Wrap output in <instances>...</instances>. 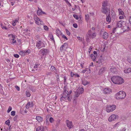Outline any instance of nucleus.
<instances>
[{"mask_svg":"<svg viewBox=\"0 0 131 131\" xmlns=\"http://www.w3.org/2000/svg\"><path fill=\"white\" fill-rule=\"evenodd\" d=\"M111 80L114 84H120L124 83V80L119 77H113L111 78Z\"/></svg>","mask_w":131,"mask_h":131,"instance_id":"nucleus-1","label":"nucleus"},{"mask_svg":"<svg viewBox=\"0 0 131 131\" xmlns=\"http://www.w3.org/2000/svg\"><path fill=\"white\" fill-rule=\"evenodd\" d=\"M126 96V93L124 92L121 91L117 93L116 97L117 100H119L125 98Z\"/></svg>","mask_w":131,"mask_h":131,"instance_id":"nucleus-2","label":"nucleus"},{"mask_svg":"<svg viewBox=\"0 0 131 131\" xmlns=\"http://www.w3.org/2000/svg\"><path fill=\"white\" fill-rule=\"evenodd\" d=\"M123 23L124 21H120L118 22L116 24V27L115 28H114L113 29L114 30H115L117 28H120L121 27L122 29H124L123 31H126V30H125L126 29L125 28H126V27L123 25Z\"/></svg>","mask_w":131,"mask_h":131,"instance_id":"nucleus-3","label":"nucleus"},{"mask_svg":"<svg viewBox=\"0 0 131 131\" xmlns=\"http://www.w3.org/2000/svg\"><path fill=\"white\" fill-rule=\"evenodd\" d=\"M116 106L115 105L109 106L107 107L106 110L108 112H110L114 111L116 108Z\"/></svg>","mask_w":131,"mask_h":131,"instance_id":"nucleus-4","label":"nucleus"},{"mask_svg":"<svg viewBox=\"0 0 131 131\" xmlns=\"http://www.w3.org/2000/svg\"><path fill=\"white\" fill-rule=\"evenodd\" d=\"M118 118V115L116 114H113L111 115L109 117L108 120L110 122L116 120Z\"/></svg>","mask_w":131,"mask_h":131,"instance_id":"nucleus-5","label":"nucleus"},{"mask_svg":"<svg viewBox=\"0 0 131 131\" xmlns=\"http://www.w3.org/2000/svg\"><path fill=\"white\" fill-rule=\"evenodd\" d=\"M36 47L40 49L41 48L45 46L44 43L40 40L37 42Z\"/></svg>","mask_w":131,"mask_h":131,"instance_id":"nucleus-6","label":"nucleus"},{"mask_svg":"<svg viewBox=\"0 0 131 131\" xmlns=\"http://www.w3.org/2000/svg\"><path fill=\"white\" fill-rule=\"evenodd\" d=\"M102 12L104 14H106L107 13H109L110 14V8H108L107 7H102Z\"/></svg>","mask_w":131,"mask_h":131,"instance_id":"nucleus-7","label":"nucleus"},{"mask_svg":"<svg viewBox=\"0 0 131 131\" xmlns=\"http://www.w3.org/2000/svg\"><path fill=\"white\" fill-rule=\"evenodd\" d=\"M66 122L67 123V126L69 129L72 128L73 127L72 123L71 121H70L67 119L66 120Z\"/></svg>","mask_w":131,"mask_h":131,"instance_id":"nucleus-8","label":"nucleus"},{"mask_svg":"<svg viewBox=\"0 0 131 131\" xmlns=\"http://www.w3.org/2000/svg\"><path fill=\"white\" fill-rule=\"evenodd\" d=\"M40 51L42 54L43 56L47 54L49 52L48 50L44 48L41 49Z\"/></svg>","mask_w":131,"mask_h":131,"instance_id":"nucleus-9","label":"nucleus"},{"mask_svg":"<svg viewBox=\"0 0 131 131\" xmlns=\"http://www.w3.org/2000/svg\"><path fill=\"white\" fill-rule=\"evenodd\" d=\"M104 93L105 94H109L112 92V90L111 89L107 88L104 89Z\"/></svg>","mask_w":131,"mask_h":131,"instance_id":"nucleus-10","label":"nucleus"},{"mask_svg":"<svg viewBox=\"0 0 131 131\" xmlns=\"http://www.w3.org/2000/svg\"><path fill=\"white\" fill-rule=\"evenodd\" d=\"M106 70V68L105 67L102 68L100 69L99 72V74L101 75L103 74Z\"/></svg>","mask_w":131,"mask_h":131,"instance_id":"nucleus-11","label":"nucleus"},{"mask_svg":"<svg viewBox=\"0 0 131 131\" xmlns=\"http://www.w3.org/2000/svg\"><path fill=\"white\" fill-rule=\"evenodd\" d=\"M34 105L32 102H29L27 104L26 108L27 109H28L29 107H32Z\"/></svg>","mask_w":131,"mask_h":131,"instance_id":"nucleus-12","label":"nucleus"},{"mask_svg":"<svg viewBox=\"0 0 131 131\" xmlns=\"http://www.w3.org/2000/svg\"><path fill=\"white\" fill-rule=\"evenodd\" d=\"M62 95V97L60 99V101H62L63 100H64V99L67 100V97L68 95L66 94H64L63 93V95Z\"/></svg>","mask_w":131,"mask_h":131,"instance_id":"nucleus-13","label":"nucleus"},{"mask_svg":"<svg viewBox=\"0 0 131 131\" xmlns=\"http://www.w3.org/2000/svg\"><path fill=\"white\" fill-rule=\"evenodd\" d=\"M8 35L9 37L11 36L12 37V39L13 40V43H14L16 42V40L14 39V38H15V37L14 35L12 34Z\"/></svg>","mask_w":131,"mask_h":131,"instance_id":"nucleus-14","label":"nucleus"},{"mask_svg":"<svg viewBox=\"0 0 131 131\" xmlns=\"http://www.w3.org/2000/svg\"><path fill=\"white\" fill-rule=\"evenodd\" d=\"M102 37L104 39H106L108 37V33L106 32H104L102 35Z\"/></svg>","mask_w":131,"mask_h":131,"instance_id":"nucleus-15","label":"nucleus"},{"mask_svg":"<svg viewBox=\"0 0 131 131\" xmlns=\"http://www.w3.org/2000/svg\"><path fill=\"white\" fill-rule=\"evenodd\" d=\"M106 20L109 23H110L111 22V17H110V14H109H109L107 15H106Z\"/></svg>","mask_w":131,"mask_h":131,"instance_id":"nucleus-16","label":"nucleus"},{"mask_svg":"<svg viewBox=\"0 0 131 131\" xmlns=\"http://www.w3.org/2000/svg\"><path fill=\"white\" fill-rule=\"evenodd\" d=\"M36 119L39 123L41 122L42 121V118L40 116H37L36 117Z\"/></svg>","mask_w":131,"mask_h":131,"instance_id":"nucleus-17","label":"nucleus"},{"mask_svg":"<svg viewBox=\"0 0 131 131\" xmlns=\"http://www.w3.org/2000/svg\"><path fill=\"white\" fill-rule=\"evenodd\" d=\"M108 2L107 1H104L102 3V7H107L108 6Z\"/></svg>","mask_w":131,"mask_h":131,"instance_id":"nucleus-18","label":"nucleus"},{"mask_svg":"<svg viewBox=\"0 0 131 131\" xmlns=\"http://www.w3.org/2000/svg\"><path fill=\"white\" fill-rule=\"evenodd\" d=\"M34 20L36 23L38 25H39L40 24H42V23H41V22L40 23L39 21H38V20H39V18L38 17L34 18Z\"/></svg>","mask_w":131,"mask_h":131,"instance_id":"nucleus-19","label":"nucleus"},{"mask_svg":"<svg viewBox=\"0 0 131 131\" xmlns=\"http://www.w3.org/2000/svg\"><path fill=\"white\" fill-rule=\"evenodd\" d=\"M116 70V68L115 67L111 68L110 69V71L113 73H115Z\"/></svg>","mask_w":131,"mask_h":131,"instance_id":"nucleus-20","label":"nucleus"},{"mask_svg":"<svg viewBox=\"0 0 131 131\" xmlns=\"http://www.w3.org/2000/svg\"><path fill=\"white\" fill-rule=\"evenodd\" d=\"M50 70L51 71H53L54 72L57 70L56 68L53 66H51Z\"/></svg>","mask_w":131,"mask_h":131,"instance_id":"nucleus-21","label":"nucleus"},{"mask_svg":"<svg viewBox=\"0 0 131 131\" xmlns=\"http://www.w3.org/2000/svg\"><path fill=\"white\" fill-rule=\"evenodd\" d=\"M124 71L125 73H129L131 72V68H129L127 69H125L124 70Z\"/></svg>","mask_w":131,"mask_h":131,"instance_id":"nucleus-22","label":"nucleus"},{"mask_svg":"<svg viewBox=\"0 0 131 131\" xmlns=\"http://www.w3.org/2000/svg\"><path fill=\"white\" fill-rule=\"evenodd\" d=\"M38 9L37 11V15H41L42 13L41 12H42V10L41 9H40L39 7H38Z\"/></svg>","mask_w":131,"mask_h":131,"instance_id":"nucleus-23","label":"nucleus"},{"mask_svg":"<svg viewBox=\"0 0 131 131\" xmlns=\"http://www.w3.org/2000/svg\"><path fill=\"white\" fill-rule=\"evenodd\" d=\"M59 31V34L60 35H61L62 37L63 38H64L65 39H66V40H68L67 38L60 31H59V30H58Z\"/></svg>","mask_w":131,"mask_h":131,"instance_id":"nucleus-24","label":"nucleus"},{"mask_svg":"<svg viewBox=\"0 0 131 131\" xmlns=\"http://www.w3.org/2000/svg\"><path fill=\"white\" fill-rule=\"evenodd\" d=\"M82 84L83 85H85L89 83V82H88L86 80H82Z\"/></svg>","mask_w":131,"mask_h":131,"instance_id":"nucleus-25","label":"nucleus"},{"mask_svg":"<svg viewBox=\"0 0 131 131\" xmlns=\"http://www.w3.org/2000/svg\"><path fill=\"white\" fill-rule=\"evenodd\" d=\"M26 96L27 97H30L31 94L29 91L28 90H27L26 92Z\"/></svg>","mask_w":131,"mask_h":131,"instance_id":"nucleus-26","label":"nucleus"},{"mask_svg":"<svg viewBox=\"0 0 131 131\" xmlns=\"http://www.w3.org/2000/svg\"><path fill=\"white\" fill-rule=\"evenodd\" d=\"M84 92V89L82 88H81L78 91V92L80 94H81L83 93Z\"/></svg>","mask_w":131,"mask_h":131,"instance_id":"nucleus-27","label":"nucleus"},{"mask_svg":"<svg viewBox=\"0 0 131 131\" xmlns=\"http://www.w3.org/2000/svg\"><path fill=\"white\" fill-rule=\"evenodd\" d=\"M91 59L93 60V61H95L96 57L93 54H91Z\"/></svg>","mask_w":131,"mask_h":131,"instance_id":"nucleus-28","label":"nucleus"},{"mask_svg":"<svg viewBox=\"0 0 131 131\" xmlns=\"http://www.w3.org/2000/svg\"><path fill=\"white\" fill-rule=\"evenodd\" d=\"M24 54H28L30 52V51L29 49H28L27 51H24Z\"/></svg>","mask_w":131,"mask_h":131,"instance_id":"nucleus-29","label":"nucleus"},{"mask_svg":"<svg viewBox=\"0 0 131 131\" xmlns=\"http://www.w3.org/2000/svg\"><path fill=\"white\" fill-rule=\"evenodd\" d=\"M49 37L50 39H51L54 42H55V41L53 38V35L51 34L49 35Z\"/></svg>","mask_w":131,"mask_h":131,"instance_id":"nucleus-30","label":"nucleus"},{"mask_svg":"<svg viewBox=\"0 0 131 131\" xmlns=\"http://www.w3.org/2000/svg\"><path fill=\"white\" fill-rule=\"evenodd\" d=\"M91 32V30H90L87 33L86 35V38H90V33Z\"/></svg>","mask_w":131,"mask_h":131,"instance_id":"nucleus-31","label":"nucleus"},{"mask_svg":"<svg viewBox=\"0 0 131 131\" xmlns=\"http://www.w3.org/2000/svg\"><path fill=\"white\" fill-rule=\"evenodd\" d=\"M48 119L47 118V116L46 118V124L47 125H49V123L48 121Z\"/></svg>","mask_w":131,"mask_h":131,"instance_id":"nucleus-32","label":"nucleus"},{"mask_svg":"<svg viewBox=\"0 0 131 131\" xmlns=\"http://www.w3.org/2000/svg\"><path fill=\"white\" fill-rule=\"evenodd\" d=\"M60 120H57L56 122V127H58L60 124Z\"/></svg>","mask_w":131,"mask_h":131,"instance_id":"nucleus-33","label":"nucleus"},{"mask_svg":"<svg viewBox=\"0 0 131 131\" xmlns=\"http://www.w3.org/2000/svg\"><path fill=\"white\" fill-rule=\"evenodd\" d=\"M102 60L101 59H99L98 61H97L96 62L100 64H101L102 63Z\"/></svg>","mask_w":131,"mask_h":131,"instance_id":"nucleus-34","label":"nucleus"},{"mask_svg":"<svg viewBox=\"0 0 131 131\" xmlns=\"http://www.w3.org/2000/svg\"><path fill=\"white\" fill-rule=\"evenodd\" d=\"M63 94H66L68 95H69V94H68V91L65 89L64 90V91L63 92Z\"/></svg>","mask_w":131,"mask_h":131,"instance_id":"nucleus-35","label":"nucleus"},{"mask_svg":"<svg viewBox=\"0 0 131 131\" xmlns=\"http://www.w3.org/2000/svg\"><path fill=\"white\" fill-rule=\"evenodd\" d=\"M49 121L51 123H53L54 121L52 117H50L49 119Z\"/></svg>","mask_w":131,"mask_h":131,"instance_id":"nucleus-36","label":"nucleus"},{"mask_svg":"<svg viewBox=\"0 0 131 131\" xmlns=\"http://www.w3.org/2000/svg\"><path fill=\"white\" fill-rule=\"evenodd\" d=\"M127 61L130 63L131 64V58L129 57L127 58Z\"/></svg>","mask_w":131,"mask_h":131,"instance_id":"nucleus-37","label":"nucleus"},{"mask_svg":"<svg viewBox=\"0 0 131 131\" xmlns=\"http://www.w3.org/2000/svg\"><path fill=\"white\" fill-rule=\"evenodd\" d=\"M12 107L11 106H9V108L7 111V112L8 113H9L12 110Z\"/></svg>","mask_w":131,"mask_h":131,"instance_id":"nucleus-38","label":"nucleus"},{"mask_svg":"<svg viewBox=\"0 0 131 131\" xmlns=\"http://www.w3.org/2000/svg\"><path fill=\"white\" fill-rule=\"evenodd\" d=\"M10 121L9 120V119L8 120H7V121H6L5 122V124H6L9 125L10 124Z\"/></svg>","mask_w":131,"mask_h":131,"instance_id":"nucleus-39","label":"nucleus"},{"mask_svg":"<svg viewBox=\"0 0 131 131\" xmlns=\"http://www.w3.org/2000/svg\"><path fill=\"white\" fill-rule=\"evenodd\" d=\"M67 34L68 36H70V34L69 31L67 29L66 30Z\"/></svg>","mask_w":131,"mask_h":131,"instance_id":"nucleus-40","label":"nucleus"},{"mask_svg":"<svg viewBox=\"0 0 131 131\" xmlns=\"http://www.w3.org/2000/svg\"><path fill=\"white\" fill-rule=\"evenodd\" d=\"M73 16L76 19H79L78 16L77 15L74 14L73 15Z\"/></svg>","mask_w":131,"mask_h":131,"instance_id":"nucleus-41","label":"nucleus"},{"mask_svg":"<svg viewBox=\"0 0 131 131\" xmlns=\"http://www.w3.org/2000/svg\"><path fill=\"white\" fill-rule=\"evenodd\" d=\"M11 113L12 115L14 116L15 114V112L14 111H13L11 112Z\"/></svg>","mask_w":131,"mask_h":131,"instance_id":"nucleus-42","label":"nucleus"},{"mask_svg":"<svg viewBox=\"0 0 131 131\" xmlns=\"http://www.w3.org/2000/svg\"><path fill=\"white\" fill-rule=\"evenodd\" d=\"M91 35V38L92 39L95 38L96 36V35L95 33H93Z\"/></svg>","mask_w":131,"mask_h":131,"instance_id":"nucleus-43","label":"nucleus"},{"mask_svg":"<svg viewBox=\"0 0 131 131\" xmlns=\"http://www.w3.org/2000/svg\"><path fill=\"white\" fill-rule=\"evenodd\" d=\"M80 94L78 92L77 93H75V96L76 97H78L79 96Z\"/></svg>","mask_w":131,"mask_h":131,"instance_id":"nucleus-44","label":"nucleus"},{"mask_svg":"<svg viewBox=\"0 0 131 131\" xmlns=\"http://www.w3.org/2000/svg\"><path fill=\"white\" fill-rule=\"evenodd\" d=\"M41 127H38L36 129V131H41Z\"/></svg>","mask_w":131,"mask_h":131,"instance_id":"nucleus-45","label":"nucleus"},{"mask_svg":"<svg viewBox=\"0 0 131 131\" xmlns=\"http://www.w3.org/2000/svg\"><path fill=\"white\" fill-rule=\"evenodd\" d=\"M19 54L22 56L25 55V54H24V51H20L19 53Z\"/></svg>","mask_w":131,"mask_h":131,"instance_id":"nucleus-46","label":"nucleus"},{"mask_svg":"<svg viewBox=\"0 0 131 131\" xmlns=\"http://www.w3.org/2000/svg\"><path fill=\"white\" fill-rule=\"evenodd\" d=\"M73 26L75 28H77L78 27V25L77 24L74 23L73 24Z\"/></svg>","mask_w":131,"mask_h":131,"instance_id":"nucleus-47","label":"nucleus"},{"mask_svg":"<svg viewBox=\"0 0 131 131\" xmlns=\"http://www.w3.org/2000/svg\"><path fill=\"white\" fill-rule=\"evenodd\" d=\"M124 14V13L123 11H122L121 12H120L119 13V15H123Z\"/></svg>","mask_w":131,"mask_h":131,"instance_id":"nucleus-48","label":"nucleus"},{"mask_svg":"<svg viewBox=\"0 0 131 131\" xmlns=\"http://www.w3.org/2000/svg\"><path fill=\"white\" fill-rule=\"evenodd\" d=\"M15 88H16V90L17 91H19L20 88L19 86H17V85H15Z\"/></svg>","mask_w":131,"mask_h":131,"instance_id":"nucleus-49","label":"nucleus"},{"mask_svg":"<svg viewBox=\"0 0 131 131\" xmlns=\"http://www.w3.org/2000/svg\"><path fill=\"white\" fill-rule=\"evenodd\" d=\"M89 15H85V19L87 21H88L89 20Z\"/></svg>","mask_w":131,"mask_h":131,"instance_id":"nucleus-50","label":"nucleus"},{"mask_svg":"<svg viewBox=\"0 0 131 131\" xmlns=\"http://www.w3.org/2000/svg\"><path fill=\"white\" fill-rule=\"evenodd\" d=\"M18 117L17 115H16L14 118V120L15 121H17V119Z\"/></svg>","mask_w":131,"mask_h":131,"instance_id":"nucleus-51","label":"nucleus"},{"mask_svg":"<svg viewBox=\"0 0 131 131\" xmlns=\"http://www.w3.org/2000/svg\"><path fill=\"white\" fill-rule=\"evenodd\" d=\"M64 47V46L63 45H61L60 48V50L61 51H62L63 50V47Z\"/></svg>","mask_w":131,"mask_h":131,"instance_id":"nucleus-52","label":"nucleus"},{"mask_svg":"<svg viewBox=\"0 0 131 131\" xmlns=\"http://www.w3.org/2000/svg\"><path fill=\"white\" fill-rule=\"evenodd\" d=\"M43 28L44 29L47 30L48 29V27L46 26H43Z\"/></svg>","mask_w":131,"mask_h":131,"instance_id":"nucleus-53","label":"nucleus"},{"mask_svg":"<svg viewBox=\"0 0 131 131\" xmlns=\"http://www.w3.org/2000/svg\"><path fill=\"white\" fill-rule=\"evenodd\" d=\"M14 57L16 58H18L19 57V55L17 54H14Z\"/></svg>","mask_w":131,"mask_h":131,"instance_id":"nucleus-54","label":"nucleus"},{"mask_svg":"<svg viewBox=\"0 0 131 131\" xmlns=\"http://www.w3.org/2000/svg\"><path fill=\"white\" fill-rule=\"evenodd\" d=\"M52 73L51 72H47L46 73L47 75H50Z\"/></svg>","mask_w":131,"mask_h":131,"instance_id":"nucleus-55","label":"nucleus"},{"mask_svg":"<svg viewBox=\"0 0 131 131\" xmlns=\"http://www.w3.org/2000/svg\"><path fill=\"white\" fill-rule=\"evenodd\" d=\"M75 75V74L74 73L72 72H71V77H73L74 75Z\"/></svg>","mask_w":131,"mask_h":131,"instance_id":"nucleus-56","label":"nucleus"},{"mask_svg":"<svg viewBox=\"0 0 131 131\" xmlns=\"http://www.w3.org/2000/svg\"><path fill=\"white\" fill-rule=\"evenodd\" d=\"M56 78L57 81H59V77L58 74L57 75Z\"/></svg>","mask_w":131,"mask_h":131,"instance_id":"nucleus-57","label":"nucleus"},{"mask_svg":"<svg viewBox=\"0 0 131 131\" xmlns=\"http://www.w3.org/2000/svg\"><path fill=\"white\" fill-rule=\"evenodd\" d=\"M38 64L36 63L35 64V66L34 67V68H36L38 67Z\"/></svg>","mask_w":131,"mask_h":131,"instance_id":"nucleus-58","label":"nucleus"},{"mask_svg":"<svg viewBox=\"0 0 131 131\" xmlns=\"http://www.w3.org/2000/svg\"><path fill=\"white\" fill-rule=\"evenodd\" d=\"M86 41L87 42H90V38H88L86 37Z\"/></svg>","mask_w":131,"mask_h":131,"instance_id":"nucleus-59","label":"nucleus"},{"mask_svg":"<svg viewBox=\"0 0 131 131\" xmlns=\"http://www.w3.org/2000/svg\"><path fill=\"white\" fill-rule=\"evenodd\" d=\"M129 21L130 24L131 25V16L129 17Z\"/></svg>","mask_w":131,"mask_h":131,"instance_id":"nucleus-60","label":"nucleus"},{"mask_svg":"<svg viewBox=\"0 0 131 131\" xmlns=\"http://www.w3.org/2000/svg\"><path fill=\"white\" fill-rule=\"evenodd\" d=\"M1 27L3 28H4L5 29H7V28L5 26H2L1 24Z\"/></svg>","mask_w":131,"mask_h":131,"instance_id":"nucleus-61","label":"nucleus"},{"mask_svg":"<svg viewBox=\"0 0 131 131\" xmlns=\"http://www.w3.org/2000/svg\"><path fill=\"white\" fill-rule=\"evenodd\" d=\"M63 78L64 79V82H66V79H67V78L66 77V76H64V77Z\"/></svg>","mask_w":131,"mask_h":131,"instance_id":"nucleus-62","label":"nucleus"},{"mask_svg":"<svg viewBox=\"0 0 131 131\" xmlns=\"http://www.w3.org/2000/svg\"><path fill=\"white\" fill-rule=\"evenodd\" d=\"M89 52L90 53L91 51V50L92 49V47L91 46H90V48L89 49Z\"/></svg>","mask_w":131,"mask_h":131,"instance_id":"nucleus-63","label":"nucleus"},{"mask_svg":"<svg viewBox=\"0 0 131 131\" xmlns=\"http://www.w3.org/2000/svg\"><path fill=\"white\" fill-rule=\"evenodd\" d=\"M41 131H44V128L43 126H41Z\"/></svg>","mask_w":131,"mask_h":131,"instance_id":"nucleus-64","label":"nucleus"}]
</instances>
